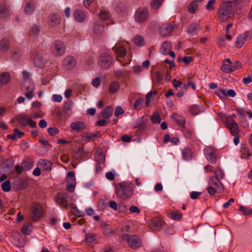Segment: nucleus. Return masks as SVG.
I'll list each match as a JSON object with an SVG mask.
<instances>
[{
	"label": "nucleus",
	"instance_id": "b1692460",
	"mask_svg": "<svg viewBox=\"0 0 252 252\" xmlns=\"http://www.w3.org/2000/svg\"><path fill=\"white\" fill-rule=\"evenodd\" d=\"M171 43L168 41L164 42L160 48V51L162 54H166L171 49Z\"/></svg>",
	"mask_w": 252,
	"mask_h": 252
},
{
	"label": "nucleus",
	"instance_id": "f257e3e1",
	"mask_svg": "<svg viewBox=\"0 0 252 252\" xmlns=\"http://www.w3.org/2000/svg\"><path fill=\"white\" fill-rule=\"evenodd\" d=\"M236 9L233 7L230 3L224 2L219 7L217 12L218 17L220 22H224L234 15Z\"/></svg>",
	"mask_w": 252,
	"mask_h": 252
},
{
	"label": "nucleus",
	"instance_id": "37998d69",
	"mask_svg": "<svg viewBox=\"0 0 252 252\" xmlns=\"http://www.w3.org/2000/svg\"><path fill=\"white\" fill-rule=\"evenodd\" d=\"M134 44L139 46L144 45V38L140 35H136L134 38Z\"/></svg>",
	"mask_w": 252,
	"mask_h": 252
},
{
	"label": "nucleus",
	"instance_id": "9b49d317",
	"mask_svg": "<svg viewBox=\"0 0 252 252\" xmlns=\"http://www.w3.org/2000/svg\"><path fill=\"white\" fill-rule=\"evenodd\" d=\"M76 60L74 56H67L63 60V65L67 70L72 69L76 64Z\"/></svg>",
	"mask_w": 252,
	"mask_h": 252
},
{
	"label": "nucleus",
	"instance_id": "bf43d9fd",
	"mask_svg": "<svg viewBox=\"0 0 252 252\" xmlns=\"http://www.w3.org/2000/svg\"><path fill=\"white\" fill-rule=\"evenodd\" d=\"M33 166V164L32 162H29L26 161H24L23 162V166L24 169L26 170H30Z\"/></svg>",
	"mask_w": 252,
	"mask_h": 252
},
{
	"label": "nucleus",
	"instance_id": "c85d7f7f",
	"mask_svg": "<svg viewBox=\"0 0 252 252\" xmlns=\"http://www.w3.org/2000/svg\"><path fill=\"white\" fill-rule=\"evenodd\" d=\"M94 157L96 161L98 164H104L105 161V156L101 152H97L94 154Z\"/></svg>",
	"mask_w": 252,
	"mask_h": 252
},
{
	"label": "nucleus",
	"instance_id": "5701e85b",
	"mask_svg": "<svg viewBox=\"0 0 252 252\" xmlns=\"http://www.w3.org/2000/svg\"><path fill=\"white\" fill-rule=\"evenodd\" d=\"M29 119V118L22 114L18 115L16 118L18 123L23 126L27 125Z\"/></svg>",
	"mask_w": 252,
	"mask_h": 252
},
{
	"label": "nucleus",
	"instance_id": "680f3d73",
	"mask_svg": "<svg viewBox=\"0 0 252 252\" xmlns=\"http://www.w3.org/2000/svg\"><path fill=\"white\" fill-rule=\"evenodd\" d=\"M154 79L158 83H161L163 79L162 75L159 72H156L154 76Z\"/></svg>",
	"mask_w": 252,
	"mask_h": 252
},
{
	"label": "nucleus",
	"instance_id": "774afa93",
	"mask_svg": "<svg viewBox=\"0 0 252 252\" xmlns=\"http://www.w3.org/2000/svg\"><path fill=\"white\" fill-rule=\"evenodd\" d=\"M216 189L210 185L207 188V191L210 195H214L216 192Z\"/></svg>",
	"mask_w": 252,
	"mask_h": 252
},
{
	"label": "nucleus",
	"instance_id": "0eeeda50",
	"mask_svg": "<svg viewBox=\"0 0 252 252\" xmlns=\"http://www.w3.org/2000/svg\"><path fill=\"white\" fill-rule=\"evenodd\" d=\"M252 37V32L246 31L244 33L239 35L236 38L235 45L237 48H241L247 40H250Z\"/></svg>",
	"mask_w": 252,
	"mask_h": 252
},
{
	"label": "nucleus",
	"instance_id": "3c124183",
	"mask_svg": "<svg viewBox=\"0 0 252 252\" xmlns=\"http://www.w3.org/2000/svg\"><path fill=\"white\" fill-rule=\"evenodd\" d=\"M214 173L216 179L221 180L223 177L224 174L221 171L220 167H218L216 170L215 171Z\"/></svg>",
	"mask_w": 252,
	"mask_h": 252
},
{
	"label": "nucleus",
	"instance_id": "69168bd1",
	"mask_svg": "<svg viewBox=\"0 0 252 252\" xmlns=\"http://www.w3.org/2000/svg\"><path fill=\"white\" fill-rule=\"evenodd\" d=\"M201 194V192L198 191H192L190 193V198L192 199L197 198Z\"/></svg>",
	"mask_w": 252,
	"mask_h": 252
},
{
	"label": "nucleus",
	"instance_id": "5fc2aeb1",
	"mask_svg": "<svg viewBox=\"0 0 252 252\" xmlns=\"http://www.w3.org/2000/svg\"><path fill=\"white\" fill-rule=\"evenodd\" d=\"M13 132L15 136V139L22 138L24 135V132L20 131L19 129L16 128L14 129Z\"/></svg>",
	"mask_w": 252,
	"mask_h": 252
},
{
	"label": "nucleus",
	"instance_id": "aec40b11",
	"mask_svg": "<svg viewBox=\"0 0 252 252\" xmlns=\"http://www.w3.org/2000/svg\"><path fill=\"white\" fill-rule=\"evenodd\" d=\"M11 75L8 72H2L0 74V83L1 85L7 84L10 79Z\"/></svg>",
	"mask_w": 252,
	"mask_h": 252
},
{
	"label": "nucleus",
	"instance_id": "c03bdc74",
	"mask_svg": "<svg viewBox=\"0 0 252 252\" xmlns=\"http://www.w3.org/2000/svg\"><path fill=\"white\" fill-rule=\"evenodd\" d=\"M72 106L73 103L71 101H68L65 102L63 105V112L68 113L69 111H71Z\"/></svg>",
	"mask_w": 252,
	"mask_h": 252
},
{
	"label": "nucleus",
	"instance_id": "412c9836",
	"mask_svg": "<svg viewBox=\"0 0 252 252\" xmlns=\"http://www.w3.org/2000/svg\"><path fill=\"white\" fill-rule=\"evenodd\" d=\"M113 108L109 106H106L101 113V116L104 119H108L112 115Z\"/></svg>",
	"mask_w": 252,
	"mask_h": 252
},
{
	"label": "nucleus",
	"instance_id": "f8f14e48",
	"mask_svg": "<svg viewBox=\"0 0 252 252\" xmlns=\"http://www.w3.org/2000/svg\"><path fill=\"white\" fill-rule=\"evenodd\" d=\"M32 216L31 220L32 221H37L43 214L42 209L38 204H34L32 207Z\"/></svg>",
	"mask_w": 252,
	"mask_h": 252
},
{
	"label": "nucleus",
	"instance_id": "864d4df0",
	"mask_svg": "<svg viewBox=\"0 0 252 252\" xmlns=\"http://www.w3.org/2000/svg\"><path fill=\"white\" fill-rule=\"evenodd\" d=\"M48 132L50 136H54L59 132V130L57 127H50L48 129Z\"/></svg>",
	"mask_w": 252,
	"mask_h": 252
},
{
	"label": "nucleus",
	"instance_id": "c756f323",
	"mask_svg": "<svg viewBox=\"0 0 252 252\" xmlns=\"http://www.w3.org/2000/svg\"><path fill=\"white\" fill-rule=\"evenodd\" d=\"M119 83L116 81H112L109 86V90L110 93L114 94L119 89Z\"/></svg>",
	"mask_w": 252,
	"mask_h": 252
},
{
	"label": "nucleus",
	"instance_id": "7ed1b4c3",
	"mask_svg": "<svg viewBox=\"0 0 252 252\" xmlns=\"http://www.w3.org/2000/svg\"><path fill=\"white\" fill-rule=\"evenodd\" d=\"M122 237L123 240L127 242L128 246L133 250L138 249L142 246V240L138 235L125 234Z\"/></svg>",
	"mask_w": 252,
	"mask_h": 252
},
{
	"label": "nucleus",
	"instance_id": "423d86ee",
	"mask_svg": "<svg viewBox=\"0 0 252 252\" xmlns=\"http://www.w3.org/2000/svg\"><path fill=\"white\" fill-rule=\"evenodd\" d=\"M149 15V12L147 9L145 8H140L136 10L134 19L137 23H143L147 21Z\"/></svg>",
	"mask_w": 252,
	"mask_h": 252
},
{
	"label": "nucleus",
	"instance_id": "f03ea898",
	"mask_svg": "<svg viewBox=\"0 0 252 252\" xmlns=\"http://www.w3.org/2000/svg\"><path fill=\"white\" fill-rule=\"evenodd\" d=\"M116 194L118 197L126 199L130 197L133 191V185L131 183L126 184L125 182L116 184Z\"/></svg>",
	"mask_w": 252,
	"mask_h": 252
},
{
	"label": "nucleus",
	"instance_id": "603ef678",
	"mask_svg": "<svg viewBox=\"0 0 252 252\" xmlns=\"http://www.w3.org/2000/svg\"><path fill=\"white\" fill-rule=\"evenodd\" d=\"M39 32L40 28L38 25L34 24L31 27L30 32L33 34L37 35L39 33Z\"/></svg>",
	"mask_w": 252,
	"mask_h": 252
},
{
	"label": "nucleus",
	"instance_id": "338daca9",
	"mask_svg": "<svg viewBox=\"0 0 252 252\" xmlns=\"http://www.w3.org/2000/svg\"><path fill=\"white\" fill-rule=\"evenodd\" d=\"M242 67V63L239 61H236L234 65L232 66V72L237 69L241 68Z\"/></svg>",
	"mask_w": 252,
	"mask_h": 252
},
{
	"label": "nucleus",
	"instance_id": "6ab92c4d",
	"mask_svg": "<svg viewBox=\"0 0 252 252\" xmlns=\"http://www.w3.org/2000/svg\"><path fill=\"white\" fill-rule=\"evenodd\" d=\"M112 50L115 51V54L119 57L123 58L125 57L126 54V48L123 46L116 47L114 46L112 48Z\"/></svg>",
	"mask_w": 252,
	"mask_h": 252
},
{
	"label": "nucleus",
	"instance_id": "ea45409f",
	"mask_svg": "<svg viewBox=\"0 0 252 252\" xmlns=\"http://www.w3.org/2000/svg\"><path fill=\"white\" fill-rule=\"evenodd\" d=\"M220 180L216 179L214 180V179H210L209 181V184L210 186L214 187L215 189H218L220 186L223 187V185Z\"/></svg>",
	"mask_w": 252,
	"mask_h": 252
},
{
	"label": "nucleus",
	"instance_id": "9d476101",
	"mask_svg": "<svg viewBox=\"0 0 252 252\" xmlns=\"http://www.w3.org/2000/svg\"><path fill=\"white\" fill-rule=\"evenodd\" d=\"M67 190L72 192L74 191L76 185L75 174L73 172L70 171L67 173Z\"/></svg>",
	"mask_w": 252,
	"mask_h": 252
},
{
	"label": "nucleus",
	"instance_id": "39448f33",
	"mask_svg": "<svg viewBox=\"0 0 252 252\" xmlns=\"http://www.w3.org/2000/svg\"><path fill=\"white\" fill-rule=\"evenodd\" d=\"M51 51L55 56H61L65 52V46L62 41L56 40L52 45Z\"/></svg>",
	"mask_w": 252,
	"mask_h": 252
},
{
	"label": "nucleus",
	"instance_id": "58836bf2",
	"mask_svg": "<svg viewBox=\"0 0 252 252\" xmlns=\"http://www.w3.org/2000/svg\"><path fill=\"white\" fill-rule=\"evenodd\" d=\"M198 4L196 2H192L188 6V11L189 13L193 14L197 10Z\"/></svg>",
	"mask_w": 252,
	"mask_h": 252
},
{
	"label": "nucleus",
	"instance_id": "dca6fc26",
	"mask_svg": "<svg viewBox=\"0 0 252 252\" xmlns=\"http://www.w3.org/2000/svg\"><path fill=\"white\" fill-rule=\"evenodd\" d=\"M14 184L16 185L18 189L20 190L26 189L29 185V181L26 178L18 179L15 181Z\"/></svg>",
	"mask_w": 252,
	"mask_h": 252
},
{
	"label": "nucleus",
	"instance_id": "4c0bfd02",
	"mask_svg": "<svg viewBox=\"0 0 252 252\" xmlns=\"http://www.w3.org/2000/svg\"><path fill=\"white\" fill-rule=\"evenodd\" d=\"M151 120L153 123L159 124L161 122L160 117L158 112L155 111L151 117Z\"/></svg>",
	"mask_w": 252,
	"mask_h": 252
},
{
	"label": "nucleus",
	"instance_id": "79ce46f5",
	"mask_svg": "<svg viewBox=\"0 0 252 252\" xmlns=\"http://www.w3.org/2000/svg\"><path fill=\"white\" fill-rule=\"evenodd\" d=\"M2 189L3 191L7 192L11 190V183L9 180H6L1 185Z\"/></svg>",
	"mask_w": 252,
	"mask_h": 252
},
{
	"label": "nucleus",
	"instance_id": "7c9ffc66",
	"mask_svg": "<svg viewBox=\"0 0 252 252\" xmlns=\"http://www.w3.org/2000/svg\"><path fill=\"white\" fill-rule=\"evenodd\" d=\"M76 155L78 157L80 158L83 160H85L89 158L88 155L87 153L84 152L83 146L79 148L78 152Z\"/></svg>",
	"mask_w": 252,
	"mask_h": 252
},
{
	"label": "nucleus",
	"instance_id": "13d9d810",
	"mask_svg": "<svg viewBox=\"0 0 252 252\" xmlns=\"http://www.w3.org/2000/svg\"><path fill=\"white\" fill-rule=\"evenodd\" d=\"M101 133L100 132L97 131L94 134H93L91 135H89L86 136L87 139L90 140H94L96 138L100 137L101 136Z\"/></svg>",
	"mask_w": 252,
	"mask_h": 252
},
{
	"label": "nucleus",
	"instance_id": "f704fd0d",
	"mask_svg": "<svg viewBox=\"0 0 252 252\" xmlns=\"http://www.w3.org/2000/svg\"><path fill=\"white\" fill-rule=\"evenodd\" d=\"M104 28L103 26L95 24L94 25V32L97 35H101L103 32Z\"/></svg>",
	"mask_w": 252,
	"mask_h": 252
},
{
	"label": "nucleus",
	"instance_id": "2eb2a0df",
	"mask_svg": "<svg viewBox=\"0 0 252 252\" xmlns=\"http://www.w3.org/2000/svg\"><path fill=\"white\" fill-rule=\"evenodd\" d=\"M162 225V222L158 218H154L152 220L151 228L155 231L160 230Z\"/></svg>",
	"mask_w": 252,
	"mask_h": 252
},
{
	"label": "nucleus",
	"instance_id": "473e14b6",
	"mask_svg": "<svg viewBox=\"0 0 252 252\" xmlns=\"http://www.w3.org/2000/svg\"><path fill=\"white\" fill-rule=\"evenodd\" d=\"M10 15L9 11L4 5H0V17L4 18Z\"/></svg>",
	"mask_w": 252,
	"mask_h": 252
},
{
	"label": "nucleus",
	"instance_id": "6e6552de",
	"mask_svg": "<svg viewBox=\"0 0 252 252\" xmlns=\"http://www.w3.org/2000/svg\"><path fill=\"white\" fill-rule=\"evenodd\" d=\"M69 197V194L67 192H61L58 193L56 198V202L58 203L60 206L64 207L65 209L68 208V198Z\"/></svg>",
	"mask_w": 252,
	"mask_h": 252
},
{
	"label": "nucleus",
	"instance_id": "8fccbe9b",
	"mask_svg": "<svg viewBox=\"0 0 252 252\" xmlns=\"http://www.w3.org/2000/svg\"><path fill=\"white\" fill-rule=\"evenodd\" d=\"M144 99L142 98L139 97L137 98L133 105L134 108L136 110L141 109V105Z\"/></svg>",
	"mask_w": 252,
	"mask_h": 252
},
{
	"label": "nucleus",
	"instance_id": "20e7f679",
	"mask_svg": "<svg viewBox=\"0 0 252 252\" xmlns=\"http://www.w3.org/2000/svg\"><path fill=\"white\" fill-rule=\"evenodd\" d=\"M113 63L112 57L108 53H102L98 58V65L102 69L109 68Z\"/></svg>",
	"mask_w": 252,
	"mask_h": 252
},
{
	"label": "nucleus",
	"instance_id": "e433bc0d",
	"mask_svg": "<svg viewBox=\"0 0 252 252\" xmlns=\"http://www.w3.org/2000/svg\"><path fill=\"white\" fill-rule=\"evenodd\" d=\"M96 234L94 233H88L86 234V241L88 243H92L96 238Z\"/></svg>",
	"mask_w": 252,
	"mask_h": 252
},
{
	"label": "nucleus",
	"instance_id": "bb28decb",
	"mask_svg": "<svg viewBox=\"0 0 252 252\" xmlns=\"http://www.w3.org/2000/svg\"><path fill=\"white\" fill-rule=\"evenodd\" d=\"M35 9V5L32 2H29L25 6L24 11L28 15L31 14Z\"/></svg>",
	"mask_w": 252,
	"mask_h": 252
},
{
	"label": "nucleus",
	"instance_id": "f3484780",
	"mask_svg": "<svg viewBox=\"0 0 252 252\" xmlns=\"http://www.w3.org/2000/svg\"><path fill=\"white\" fill-rule=\"evenodd\" d=\"M70 126L72 130L77 132H79L86 128L85 123L81 121L72 123Z\"/></svg>",
	"mask_w": 252,
	"mask_h": 252
},
{
	"label": "nucleus",
	"instance_id": "a878e982",
	"mask_svg": "<svg viewBox=\"0 0 252 252\" xmlns=\"http://www.w3.org/2000/svg\"><path fill=\"white\" fill-rule=\"evenodd\" d=\"M172 118L174 121L181 126L184 127L185 126V120L182 116L178 114H174L172 116Z\"/></svg>",
	"mask_w": 252,
	"mask_h": 252
},
{
	"label": "nucleus",
	"instance_id": "052dcab7",
	"mask_svg": "<svg viewBox=\"0 0 252 252\" xmlns=\"http://www.w3.org/2000/svg\"><path fill=\"white\" fill-rule=\"evenodd\" d=\"M21 54V50L19 48H15L12 53V57L14 59H18Z\"/></svg>",
	"mask_w": 252,
	"mask_h": 252
},
{
	"label": "nucleus",
	"instance_id": "e2e57ef3",
	"mask_svg": "<svg viewBox=\"0 0 252 252\" xmlns=\"http://www.w3.org/2000/svg\"><path fill=\"white\" fill-rule=\"evenodd\" d=\"M124 113V110L120 106H118L116 107L114 115L116 117H118L119 116L123 114Z\"/></svg>",
	"mask_w": 252,
	"mask_h": 252
},
{
	"label": "nucleus",
	"instance_id": "a19ab883",
	"mask_svg": "<svg viewBox=\"0 0 252 252\" xmlns=\"http://www.w3.org/2000/svg\"><path fill=\"white\" fill-rule=\"evenodd\" d=\"M42 164L44 170L49 171L52 170V166L53 164L52 162L44 159L42 160Z\"/></svg>",
	"mask_w": 252,
	"mask_h": 252
},
{
	"label": "nucleus",
	"instance_id": "393cba45",
	"mask_svg": "<svg viewBox=\"0 0 252 252\" xmlns=\"http://www.w3.org/2000/svg\"><path fill=\"white\" fill-rule=\"evenodd\" d=\"M50 18L52 26L58 25L60 23V18L58 15L52 13L50 15Z\"/></svg>",
	"mask_w": 252,
	"mask_h": 252
},
{
	"label": "nucleus",
	"instance_id": "49530a36",
	"mask_svg": "<svg viewBox=\"0 0 252 252\" xmlns=\"http://www.w3.org/2000/svg\"><path fill=\"white\" fill-rule=\"evenodd\" d=\"M172 219L175 220H180L182 218V214L178 212H172L170 213Z\"/></svg>",
	"mask_w": 252,
	"mask_h": 252
},
{
	"label": "nucleus",
	"instance_id": "a211bd4d",
	"mask_svg": "<svg viewBox=\"0 0 252 252\" xmlns=\"http://www.w3.org/2000/svg\"><path fill=\"white\" fill-rule=\"evenodd\" d=\"M73 15L75 20L78 22H82L85 20L86 16L84 13L79 9L74 10Z\"/></svg>",
	"mask_w": 252,
	"mask_h": 252
},
{
	"label": "nucleus",
	"instance_id": "1a4fd4ad",
	"mask_svg": "<svg viewBox=\"0 0 252 252\" xmlns=\"http://www.w3.org/2000/svg\"><path fill=\"white\" fill-rule=\"evenodd\" d=\"M226 125L232 135L236 136L238 134L239 132L238 126L232 118L226 119Z\"/></svg>",
	"mask_w": 252,
	"mask_h": 252
},
{
	"label": "nucleus",
	"instance_id": "4be33fe9",
	"mask_svg": "<svg viewBox=\"0 0 252 252\" xmlns=\"http://www.w3.org/2000/svg\"><path fill=\"white\" fill-rule=\"evenodd\" d=\"M199 26V24L197 23H193L190 25L188 28L187 32L190 34L196 35Z\"/></svg>",
	"mask_w": 252,
	"mask_h": 252
},
{
	"label": "nucleus",
	"instance_id": "6e6d98bb",
	"mask_svg": "<svg viewBox=\"0 0 252 252\" xmlns=\"http://www.w3.org/2000/svg\"><path fill=\"white\" fill-rule=\"evenodd\" d=\"M242 0H226L225 2L230 3L233 7L237 9L238 5L240 3Z\"/></svg>",
	"mask_w": 252,
	"mask_h": 252
},
{
	"label": "nucleus",
	"instance_id": "cd10ccee",
	"mask_svg": "<svg viewBox=\"0 0 252 252\" xmlns=\"http://www.w3.org/2000/svg\"><path fill=\"white\" fill-rule=\"evenodd\" d=\"M10 45L9 41L6 38H2L0 41V50L3 51L8 50Z\"/></svg>",
	"mask_w": 252,
	"mask_h": 252
},
{
	"label": "nucleus",
	"instance_id": "c9c22d12",
	"mask_svg": "<svg viewBox=\"0 0 252 252\" xmlns=\"http://www.w3.org/2000/svg\"><path fill=\"white\" fill-rule=\"evenodd\" d=\"M162 3V0H152L150 6L154 10L158 9Z\"/></svg>",
	"mask_w": 252,
	"mask_h": 252
},
{
	"label": "nucleus",
	"instance_id": "09e8293b",
	"mask_svg": "<svg viewBox=\"0 0 252 252\" xmlns=\"http://www.w3.org/2000/svg\"><path fill=\"white\" fill-rule=\"evenodd\" d=\"M32 224L30 222H28L27 224H24L21 228V231L24 234H30L31 231L29 230V227L32 226Z\"/></svg>",
	"mask_w": 252,
	"mask_h": 252
},
{
	"label": "nucleus",
	"instance_id": "4d7b16f0",
	"mask_svg": "<svg viewBox=\"0 0 252 252\" xmlns=\"http://www.w3.org/2000/svg\"><path fill=\"white\" fill-rule=\"evenodd\" d=\"M190 87L192 90L195 89V85L194 83L191 82L189 81L187 84H184L183 87L181 88L182 90H186L188 89V87Z\"/></svg>",
	"mask_w": 252,
	"mask_h": 252
},
{
	"label": "nucleus",
	"instance_id": "72a5a7b5",
	"mask_svg": "<svg viewBox=\"0 0 252 252\" xmlns=\"http://www.w3.org/2000/svg\"><path fill=\"white\" fill-rule=\"evenodd\" d=\"M182 155L185 160H189L192 158L191 151L188 148L185 149L182 151Z\"/></svg>",
	"mask_w": 252,
	"mask_h": 252
},
{
	"label": "nucleus",
	"instance_id": "4468645a",
	"mask_svg": "<svg viewBox=\"0 0 252 252\" xmlns=\"http://www.w3.org/2000/svg\"><path fill=\"white\" fill-rule=\"evenodd\" d=\"M174 28V25L172 23L163 24L160 28V34L163 36H167L172 32Z\"/></svg>",
	"mask_w": 252,
	"mask_h": 252
},
{
	"label": "nucleus",
	"instance_id": "0e129e2a",
	"mask_svg": "<svg viewBox=\"0 0 252 252\" xmlns=\"http://www.w3.org/2000/svg\"><path fill=\"white\" fill-rule=\"evenodd\" d=\"M215 2V0H209L206 5V9L209 11L213 10L215 9V8L213 5Z\"/></svg>",
	"mask_w": 252,
	"mask_h": 252
},
{
	"label": "nucleus",
	"instance_id": "de8ad7c7",
	"mask_svg": "<svg viewBox=\"0 0 252 252\" xmlns=\"http://www.w3.org/2000/svg\"><path fill=\"white\" fill-rule=\"evenodd\" d=\"M231 66V64L223 63L220 67V69L224 72L230 73L232 72Z\"/></svg>",
	"mask_w": 252,
	"mask_h": 252
},
{
	"label": "nucleus",
	"instance_id": "2f4dec72",
	"mask_svg": "<svg viewBox=\"0 0 252 252\" xmlns=\"http://www.w3.org/2000/svg\"><path fill=\"white\" fill-rule=\"evenodd\" d=\"M202 108H203L202 105H194L190 107V112L193 115H197L200 113L201 111Z\"/></svg>",
	"mask_w": 252,
	"mask_h": 252
},
{
	"label": "nucleus",
	"instance_id": "ddd939ff",
	"mask_svg": "<svg viewBox=\"0 0 252 252\" xmlns=\"http://www.w3.org/2000/svg\"><path fill=\"white\" fill-rule=\"evenodd\" d=\"M214 148L208 147L204 150V154L207 159L212 164L216 163V156Z\"/></svg>",
	"mask_w": 252,
	"mask_h": 252
},
{
	"label": "nucleus",
	"instance_id": "a18cd8bd",
	"mask_svg": "<svg viewBox=\"0 0 252 252\" xmlns=\"http://www.w3.org/2000/svg\"><path fill=\"white\" fill-rule=\"evenodd\" d=\"M239 210L241 211L244 215H250L252 214V209L248 207L241 206L239 207Z\"/></svg>",
	"mask_w": 252,
	"mask_h": 252
}]
</instances>
